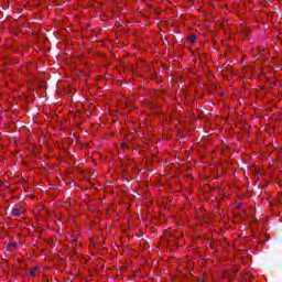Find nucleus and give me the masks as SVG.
Instances as JSON below:
<instances>
[{"label":"nucleus","mask_w":282,"mask_h":282,"mask_svg":"<svg viewBox=\"0 0 282 282\" xmlns=\"http://www.w3.org/2000/svg\"><path fill=\"white\" fill-rule=\"evenodd\" d=\"M189 41L191 43H195V41H197V36L196 35L189 36Z\"/></svg>","instance_id":"obj_4"},{"label":"nucleus","mask_w":282,"mask_h":282,"mask_svg":"<svg viewBox=\"0 0 282 282\" xmlns=\"http://www.w3.org/2000/svg\"><path fill=\"white\" fill-rule=\"evenodd\" d=\"M39 271V269H32L31 271H30V274H31V276H36V272Z\"/></svg>","instance_id":"obj_3"},{"label":"nucleus","mask_w":282,"mask_h":282,"mask_svg":"<svg viewBox=\"0 0 282 282\" xmlns=\"http://www.w3.org/2000/svg\"><path fill=\"white\" fill-rule=\"evenodd\" d=\"M23 212H21V209L19 208H13L11 212L12 217H21Z\"/></svg>","instance_id":"obj_1"},{"label":"nucleus","mask_w":282,"mask_h":282,"mask_svg":"<svg viewBox=\"0 0 282 282\" xmlns=\"http://www.w3.org/2000/svg\"><path fill=\"white\" fill-rule=\"evenodd\" d=\"M7 248L8 250H14V248H17V242H10Z\"/></svg>","instance_id":"obj_2"}]
</instances>
